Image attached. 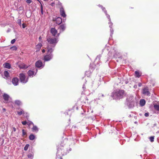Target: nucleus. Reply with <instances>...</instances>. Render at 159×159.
I'll return each instance as SVG.
<instances>
[{
  "label": "nucleus",
  "instance_id": "10",
  "mask_svg": "<svg viewBox=\"0 0 159 159\" xmlns=\"http://www.w3.org/2000/svg\"><path fill=\"white\" fill-rule=\"evenodd\" d=\"M143 93L148 96L150 95V93L148 89L147 88H145L143 89Z\"/></svg>",
  "mask_w": 159,
  "mask_h": 159
},
{
  "label": "nucleus",
  "instance_id": "53",
  "mask_svg": "<svg viewBox=\"0 0 159 159\" xmlns=\"http://www.w3.org/2000/svg\"><path fill=\"white\" fill-rule=\"evenodd\" d=\"M110 52H109L108 53V55H109V56H110Z\"/></svg>",
  "mask_w": 159,
  "mask_h": 159
},
{
  "label": "nucleus",
  "instance_id": "31",
  "mask_svg": "<svg viewBox=\"0 0 159 159\" xmlns=\"http://www.w3.org/2000/svg\"><path fill=\"white\" fill-rule=\"evenodd\" d=\"M17 23L21 26V20L20 19H19L17 20Z\"/></svg>",
  "mask_w": 159,
  "mask_h": 159
},
{
  "label": "nucleus",
  "instance_id": "20",
  "mask_svg": "<svg viewBox=\"0 0 159 159\" xmlns=\"http://www.w3.org/2000/svg\"><path fill=\"white\" fill-rule=\"evenodd\" d=\"M42 46V45L41 43H39L36 46V49H37V50H39Z\"/></svg>",
  "mask_w": 159,
  "mask_h": 159
},
{
  "label": "nucleus",
  "instance_id": "15",
  "mask_svg": "<svg viewBox=\"0 0 159 159\" xmlns=\"http://www.w3.org/2000/svg\"><path fill=\"white\" fill-rule=\"evenodd\" d=\"M3 97L5 100L7 101L9 100L10 97L7 94L4 93L3 95Z\"/></svg>",
  "mask_w": 159,
  "mask_h": 159
},
{
  "label": "nucleus",
  "instance_id": "57",
  "mask_svg": "<svg viewBox=\"0 0 159 159\" xmlns=\"http://www.w3.org/2000/svg\"><path fill=\"white\" fill-rule=\"evenodd\" d=\"M98 99H101V98H98Z\"/></svg>",
  "mask_w": 159,
  "mask_h": 159
},
{
  "label": "nucleus",
  "instance_id": "23",
  "mask_svg": "<svg viewBox=\"0 0 159 159\" xmlns=\"http://www.w3.org/2000/svg\"><path fill=\"white\" fill-rule=\"evenodd\" d=\"M135 76L136 77L139 78L140 76V75L139 72L138 71H135Z\"/></svg>",
  "mask_w": 159,
  "mask_h": 159
},
{
  "label": "nucleus",
  "instance_id": "38",
  "mask_svg": "<svg viewBox=\"0 0 159 159\" xmlns=\"http://www.w3.org/2000/svg\"><path fill=\"white\" fill-rule=\"evenodd\" d=\"M101 55H99V56H98L96 58V59H98L99 60H100V59L101 58Z\"/></svg>",
  "mask_w": 159,
  "mask_h": 159
},
{
  "label": "nucleus",
  "instance_id": "1",
  "mask_svg": "<svg viewBox=\"0 0 159 159\" xmlns=\"http://www.w3.org/2000/svg\"><path fill=\"white\" fill-rule=\"evenodd\" d=\"M135 97L131 94L127 96L126 98V104L129 108L133 107L135 104Z\"/></svg>",
  "mask_w": 159,
  "mask_h": 159
},
{
  "label": "nucleus",
  "instance_id": "45",
  "mask_svg": "<svg viewBox=\"0 0 159 159\" xmlns=\"http://www.w3.org/2000/svg\"><path fill=\"white\" fill-rule=\"evenodd\" d=\"M54 4V2H52L51 4V5L52 6H53V5Z\"/></svg>",
  "mask_w": 159,
  "mask_h": 159
},
{
  "label": "nucleus",
  "instance_id": "21",
  "mask_svg": "<svg viewBox=\"0 0 159 159\" xmlns=\"http://www.w3.org/2000/svg\"><path fill=\"white\" fill-rule=\"evenodd\" d=\"M35 137L34 135L32 134H30L29 137V139L31 140H34L35 139Z\"/></svg>",
  "mask_w": 159,
  "mask_h": 159
},
{
  "label": "nucleus",
  "instance_id": "12",
  "mask_svg": "<svg viewBox=\"0 0 159 159\" xmlns=\"http://www.w3.org/2000/svg\"><path fill=\"white\" fill-rule=\"evenodd\" d=\"M51 32L52 35L55 36L57 33V30L54 28H52L51 29Z\"/></svg>",
  "mask_w": 159,
  "mask_h": 159
},
{
  "label": "nucleus",
  "instance_id": "3",
  "mask_svg": "<svg viewBox=\"0 0 159 159\" xmlns=\"http://www.w3.org/2000/svg\"><path fill=\"white\" fill-rule=\"evenodd\" d=\"M124 94V92L123 90H119L113 92L111 96L114 99L121 98Z\"/></svg>",
  "mask_w": 159,
  "mask_h": 159
},
{
  "label": "nucleus",
  "instance_id": "7",
  "mask_svg": "<svg viewBox=\"0 0 159 159\" xmlns=\"http://www.w3.org/2000/svg\"><path fill=\"white\" fill-rule=\"evenodd\" d=\"M35 66L41 69L43 67L44 65H43L42 62L41 61L39 60L36 62Z\"/></svg>",
  "mask_w": 159,
  "mask_h": 159
},
{
  "label": "nucleus",
  "instance_id": "40",
  "mask_svg": "<svg viewBox=\"0 0 159 159\" xmlns=\"http://www.w3.org/2000/svg\"><path fill=\"white\" fill-rule=\"evenodd\" d=\"M22 27L23 28H24L26 26L25 25V24L24 23H23L22 25Z\"/></svg>",
  "mask_w": 159,
  "mask_h": 159
},
{
  "label": "nucleus",
  "instance_id": "29",
  "mask_svg": "<svg viewBox=\"0 0 159 159\" xmlns=\"http://www.w3.org/2000/svg\"><path fill=\"white\" fill-rule=\"evenodd\" d=\"M24 112V111L23 110H21L20 111L18 112V114L19 115H21Z\"/></svg>",
  "mask_w": 159,
  "mask_h": 159
},
{
  "label": "nucleus",
  "instance_id": "19",
  "mask_svg": "<svg viewBox=\"0 0 159 159\" xmlns=\"http://www.w3.org/2000/svg\"><path fill=\"white\" fill-rule=\"evenodd\" d=\"M56 23L57 24H58V25H59L61 23V22H62V20H61V18L57 17L56 20Z\"/></svg>",
  "mask_w": 159,
  "mask_h": 159
},
{
  "label": "nucleus",
  "instance_id": "13",
  "mask_svg": "<svg viewBox=\"0 0 159 159\" xmlns=\"http://www.w3.org/2000/svg\"><path fill=\"white\" fill-rule=\"evenodd\" d=\"M4 78L5 79H7L9 77V73L7 71L5 70L3 73Z\"/></svg>",
  "mask_w": 159,
  "mask_h": 159
},
{
  "label": "nucleus",
  "instance_id": "22",
  "mask_svg": "<svg viewBox=\"0 0 159 159\" xmlns=\"http://www.w3.org/2000/svg\"><path fill=\"white\" fill-rule=\"evenodd\" d=\"M154 109L157 110L159 111V104H155L154 106Z\"/></svg>",
  "mask_w": 159,
  "mask_h": 159
},
{
  "label": "nucleus",
  "instance_id": "35",
  "mask_svg": "<svg viewBox=\"0 0 159 159\" xmlns=\"http://www.w3.org/2000/svg\"><path fill=\"white\" fill-rule=\"evenodd\" d=\"M26 2L28 4H30L32 2V1L31 0H26Z\"/></svg>",
  "mask_w": 159,
  "mask_h": 159
},
{
  "label": "nucleus",
  "instance_id": "11",
  "mask_svg": "<svg viewBox=\"0 0 159 159\" xmlns=\"http://www.w3.org/2000/svg\"><path fill=\"white\" fill-rule=\"evenodd\" d=\"M60 13L61 16L63 17H65L66 16L63 7H61L60 9Z\"/></svg>",
  "mask_w": 159,
  "mask_h": 159
},
{
  "label": "nucleus",
  "instance_id": "2",
  "mask_svg": "<svg viewBox=\"0 0 159 159\" xmlns=\"http://www.w3.org/2000/svg\"><path fill=\"white\" fill-rule=\"evenodd\" d=\"M54 49L51 46H49L47 48V54L44 56V61H48L51 60L53 57V55L52 53L53 52Z\"/></svg>",
  "mask_w": 159,
  "mask_h": 159
},
{
  "label": "nucleus",
  "instance_id": "42",
  "mask_svg": "<svg viewBox=\"0 0 159 159\" xmlns=\"http://www.w3.org/2000/svg\"><path fill=\"white\" fill-rule=\"evenodd\" d=\"M13 131H14V132H15V131H16V128H15V127H13Z\"/></svg>",
  "mask_w": 159,
  "mask_h": 159
},
{
  "label": "nucleus",
  "instance_id": "8",
  "mask_svg": "<svg viewBox=\"0 0 159 159\" xmlns=\"http://www.w3.org/2000/svg\"><path fill=\"white\" fill-rule=\"evenodd\" d=\"M12 82L14 86H17L19 84V79L17 77H14L12 79Z\"/></svg>",
  "mask_w": 159,
  "mask_h": 159
},
{
  "label": "nucleus",
  "instance_id": "49",
  "mask_svg": "<svg viewBox=\"0 0 159 159\" xmlns=\"http://www.w3.org/2000/svg\"><path fill=\"white\" fill-rule=\"evenodd\" d=\"M41 13L42 14H43V10H42V8H41Z\"/></svg>",
  "mask_w": 159,
  "mask_h": 159
},
{
  "label": "nucleus",
  "instance_id": "43",
  "mask_svg": "<svg viewBox=\"0 0 159 159\" xmlns=\"http://www.w3.org/2000/svg\"><path fill=\"white\" fill-rule=\"evenodd\" d=\"M141 85H142V84H141V83H139V84H138V86H139V87H140V86H141Z\"/></svg>",
  "mask_w": 159,
  "mask_h": 159
},
{
  "label": "nucleus",
  "instance_id": "33",
  "mask_svg": "<svg viewBox=\"0 0 159 159\" xmlns=\"http://www.w3.org/2000/svg\"><path fill=\"white\" fill-rule=\"evenodd\" d=\"M27 124L29 126H30V125L32 124L33 125H34L33 123V122L31 121H29L28 122H27Z\"/></svg>",
  "mask_w": 159,
  "mask_h": 159
},
{
  "label": "nucleus",
  "instance_id": "17",
  "mask_svg": "<svg viewBox=\"0 0 159 159\" xmlns=\"http://www.w3.org/2000/svg\"><path fill=\"white\" fill-rule=\"evenodd\" d=\"M3 66L4 68L10 69L11 68L10 64L8 63H6L3 64Z\"/></svg>",
  "mask_w": 159,
  "mask_h": 159
},
{
  "label": "nucleus",
  "instance_id": "34",
  "mask_svg": "<svg viewBox=\"0 0 159 159\" xmlns=\"http://www.w3.org/2000/svg\"><path fill=\"white\" fill-rule=\"evenodd\" d=\"M22 135L23 136H24L26 134V133L24 129L22 130Z\"/></svg>",
  "mask_w": 159,
  "mask_h": 159
},
{
  "label": "nucleus",
  "instance_id": "32",
  "mask_svg": "<svg viewBox=\"0 0 159 159\" xmlns=\"http://www.w3.org/2000/svg\"><path fill=\"white\" fill-rule=\"evenodd\" d=\"M23 66L22 67H20V68H23V69H26L27 68V66H25V65H23Z\"/></svg>",
  "mask_w": 159,
  "mask_h": 159
},
{
  "label": "nucleus",
  "instance_id": "39",
  "mask_svg": "<svg viewBox=\"0 0 159 159\" xmlns=\"http://www.w3.org/2000/svg\"><path fill=\"white\" fill-rule=\"evenodd\" d=\"M144 116L146 117L148 116H149V113H146L144 114Z\"/></svg>",
  "mask_w": 159,
  "mask_h": 159
},
{
  "label": "nucleus",
  "instance_id": "48",
  "mask_svg": "<svg viewBox=\"0 0 159 159\" xmlns=\"http://www.w3.org/2000/svg\"><path fill=\"white\" fill-rule=\"evenodd\" d=\"M29 116L28 115H26V118H28V117H29Z\"/></svg>",
  "mask_w": 159,
  "mask_h": 159
},
{
  "label": "nucleus",
  "instance_id": "4",
  "mask_svg": "<svg viewBox=\"0 0 159 159\" xmlns=\"http://www.w3.org/2000/svg\"><path fill=\"white\" fill-rule=\"evenodd\" d=\"M47 41L48 43L50 44L48 45V47L49 46H51V48L54 49L58 40V38H47Z\"/></svg>",
  "mask_w": 159,
  "mask_h": 159
},
{
  "label": "nucleus",
  "instance_id": "18",
  "mask_svg": "<svg viewBox=\"0 0 159 159\" xmlns=\"http://www.w3.org/2000/svg\"><path fill=\"white\" fill-rule=\"evenodd\" d=\"M32 130L33 132H37L39 130V129L37 126L33 125V127L32 128Z\"/></svg>",
  "mask_w": 159,
  "mask_h": 159
},
{
  "label": "nucleus",
  "instance_id": "37",
  "mask_svg": "<svg viewBox=\"0 0 159 159\" xmlns=\"http://www.w3.org/2000/svg\"><path fill=\"white\" fill-rule=\"evenodd\" d=\"M22 123L23 125H25L27 123V122L26 121H23L22 122Z\"/></svg>",
  "mask_w": 159,
  "mask_h": 159
},
{
  "label": "nucleus",
  "instance_id": "24",
  "mask_svg": "<svg viewBox=\"0 0 159 159\" xmlns=\"http://www.w3.org/2000/svg\"><path fill=\"white\" fill-rule=\"evenodd\" d=\"M15 103L16 104L18 105H20L21 104V102L20 100H16L15 101Z\"/></svg>",
  "mask_w": 159,
  "mask_h": 159
},
{
  "label": "nucleus",
  "instance_id": "16",
  "mask_svg": "<svg viewBox=\"0 0 159 159\" xmlns=\"http://www.w3.org/2000/svg\"><path fill=\"white\" fill-rule=\"evenodd\" d=\"M145 103L146 101L145 100L143 99H141L140 100L139 102L140 105L141 107H143L145 105Z\"/></svg>",
  "mask_w": 159,
  "mask_h": 159
},
{
  "label": "nucleus",
  "instance_id": "50",
  "mask_svg": "<svg viewBox=\"0 0 159 159\" xmlns=\"http://www.w3.org/2000/svg\"><path fill=\"white\" fill-rule=\"evenodd\" d=\"M84 88H85V85L84 84L83 85V89H84Z\"/></svg>",
  "mask_w": 159,
  "mask_h": 159
},
{
  "label": "nucleus",
  "instance_id": "54",
  "mask_svg": "<svg viewBox=\"0 0 159 159\" xmlns=\"http://www.w3.org/2000/svg\"><path fill=\"white\" fill-rule=\"evenodd\" d=\"M59 34H59V33L58 34H57V36H59Z\"/></svg>",
  "mask_w": 159,
  "mask_h": 159
},
{
  "label": "nucleus",
  "instance_id": "5",
  "mask_svg": "<svg viewBox=\"0 0 159 159\" xmlns=\"http://www.w3.org/2000/svg\"><path fill=\"white\" fill-rule=\"evenodd\" d=\"M98 6L100 7H101L103 11L104 12V13H105L106 15L107 18H108V19H109V24H111V25H112L113 23L111 22L110 16L108 14H107V11L106 10L105 8L103 7L102 6L100 5H98Z\"/></svg>",
  "mask_w": 159,
  "mask_h": 159
},
{
  "label": "nucleus",
  "instance_id": "28",
  "mask_svg": "<svg viewBox=\"0 0 159 159\" xmlns=\"http://www.w3.org/2000/svg\"><path fill=\"white\" fill-rule=\"evenodd\" d=\"M27 156L28 158L32 159L33 158V155L32 154H29Z\"/></svg>",
  "mask_w": 159,
  "mask_h": 159
},
{
  "label": "nucleus",
  "instance_id": "26",
  "mask_svg": "<svg viewBox=\"0 0 159 159\" xmlns=\"http://www.w3.org/2000/svg\"><path fill=\"white\" fill-rule=\"evenodd\" d=\"M29 146V144H26L24 148V150L25 151L27 150L28 149V148Z\"/></svg>",
  "mask_w": 159,
  "mask_h": 159
},
{
  "label": "nucleus",
  "instance_id": "51",
  "mask_svg": "<svg viewBox=\"0 0 159 159\" xmlns=\"http://www.w3.org/2000/svg\"><path fill=\"white\" fill-rule=\"evenodd\" d=\"M60 151V150H57V153H59V151Z\"/></svg>",
  "mask_w": 159,
  "mask_h": 159
},
{
  "label": "nucleus",
  "instance_id": "25",
  "mask_svg": "<svg viewBox=\"0 0 159 159\" xmlns=\"http://www.w3.org/2000/svg\"><path fill=\"white\" fill-rule=\"evenodd\" d=\"M109 25V27L111 28L110 29V31H111V35L113 33V30L111 28V26L112 25H111V24Z\"/></svg>",
  "mask_w": 159,
  "mask_h": 159
},
{
  "label": "nucleus",
  "instance_id": "46",
  "mask_svg": "<svg viewBox=\"0 0 159 159\" xmlns=\"http://www.w3.org/2000/svg\"><path fill=\"white\" fill-rule=\"evenodd\" d=\"M42 51L43 53H44V52H45V49H43L42 50Z\"/></svg>",
  "mask_w": 159,
  "mask_h": 159
},
{
  "label": "nucleus",
  "instance_id": "27",
  "mask_svg": "<svg viewBox=\"0 0 159 159\" xmlns=\"http://www.w3.org/2000/svg\"><path fill=\"white\" fill-rule=\"evenodd\" d=\"M10 49L12 51H16L17 49V48L16 46H13L11 47Z\"/></svg>",
  "mask_w": 159,
  "mask_h": 159
},
{
  "label": "nucleus",
  "instance_id": "30",
  "mask_svg": "<svg viewBox=\"0 0 159 159\" xmlns=\"http://www.w3.org/2000/svg\"><path fill=\"white\" fill-rule=\"evenodd\" d=\"M154 137L153 136L151 137L150 138V141L151 142H153L154 141Z\"/></svg>",
  "mask_w": 159,
  "mask_h": 159
},
{
  "label": "nucleus",
  "instance_id": "9",
  "mask_svg": "<svg viewBox=\"0 0 159 159\" xmlns=\"http://www.w3.org/2000/svg\"><path fill=\"white\" fill-rule=\"evenodd\" d=\"M35 71H36L35 72V71H34L31 70H29L28 72V74L29 76L32 77L34 75H35L37 72V70L36 69Z\"/></svg>",
  "mask_w": 159,
  "mask_h": 159
},
{
  "label": "nucleus",
  "instance_id": "56",
  "mask_svg": "<svg viewBox=\"0 0 159 159\" xmlns=\"http://www.w3.org/2000/svg\"><path fill=\"white\" fill-rule=\"evenodd\" d=\"M44 0V1H48V0Z\"/></svg>",
  "mask_w": 159,
  "mask_h": 159
},
{
  "label": "nucleus",
  "instance_id": "47",
  "mask_svg": "<svg viewBox=\"0 0 159 159\" xmlns=\"http://www.w3.org/2000/svg\"><path fill=\"white\" fill-rule=\"evenodd\" d=\"M99 95L100 96H101L102 97H103V94H99Z\"/></svg>",
  "mask_w": 159,
  "mask_h": 159
},
{
  "label": "nucleus",
  "instance_id": "6",
  "mask_svg": "<svg viewBox=\"0 0 159 159\" xmlns=\"http://www.w3.org/2000/svg\"><path fill=\"white\" fill-rule=\"evenodd\" d=\"M20 81L23 83H25L28 81V79H26L25 75L23 73L20 74Z\"/></svg>",
  "mask_w": 159,
  "mask_h": 159
},
{
  "label": "nucleus",
  "instance_id": "44",
  "mask_svg": "<svg viewBox=\"0 0 159 159\" xmlns=\"http://www.w3.org/2000/svg\"><path fill=\"white\" fill-rule=\"evenodd\" d=\"M42 38L41 36H40L39 38V40L40 42V40L42 39Z\"/></svg>",
  "mask_w": 159,
  "mask_h": 159
},
{
  "label": "nucleus",
  "instance_id": "52",
  "mask_svg": "<svg viewBox=\"0 0 159 159\" xmlns=\"http://www.w3.org/2000/svg\"><path fill=\"white\" fill-rule=\"evenodd\" d=\"M137 87V86L136 85H135L134 86V88H136V87Z\"/></svg>",
  "mask_w": 159,
  "mask_h": 159
},
{
  "label": "nucleus",
  "instance_id": "55",
  "mask_svg": "<svg viewBox=\"0 0 159 159\" xmlns=\"http://www.w3.org/2000/svg\"><path fill=\"white\" fill-rule=\"evenodd\" d=\"M3 110H5V111L6 110L5 108H3Z\"/></svg>",
  "mask_w": 159,
  "mask_h": 159
},
{
  "label": "nucleus",
  "instance_id": "14",
  "mask_svg": "<svg viewBox=\"0 0 159 159\" xmlns=\"http://www.w3.org/2000/svg\"><path fill=\"white\" fill-rule=\"evenodd\" d=\"M65 28L66 26L64 25H61L60 26L58 29L60 30V32H61L64 31L65 30Z\"/></svg>",
  "mask_w": 159,
  "mask_h": 159
},
{
  "label": "nucleus",
  "instance_id": "36",
  "mask_svg": "<svg viewBox=\"0 0 159 159\" xmlns=\"http://www.w3.org/2000/svg\"><path fill=\"white\" fill-rule=\"evenodd\" d=\"M15 41L16 39H14L11 40V44H13Z\"/></svg>",
  "mask_w": 159,
  "mask_h": 159
},
{
  "label": "nucleus",
  "instance_id": "41",
  "mask_svg": "<svg viewBox=\"0 0 159 159\" xmlns=\"http://www.w3.org/2000/svg\"><path fill=\"white\" fill-rule=\"evenodd\" d=\"M113 57H117V55L116 54H114L113 55Z\"/></svg>",
  "mask_w": 159,
  "mask_h": 159
}]
</instances>
